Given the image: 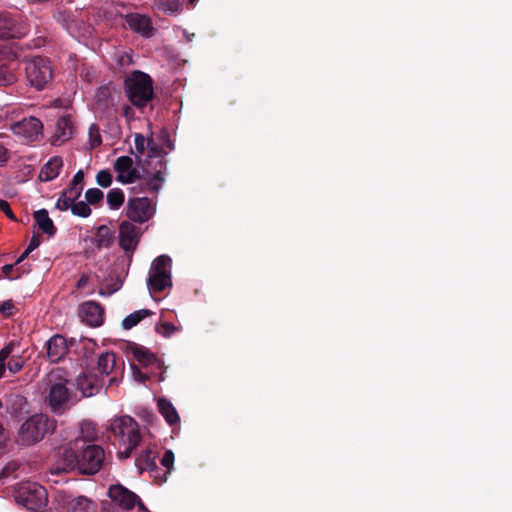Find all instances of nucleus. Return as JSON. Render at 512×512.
I'll return each instance as SVG.
<instances>
[{
  "instance_id": "obj_31",
  "label": "nucleus",
  "mask_w": 512,
  "mask_h": 512,
  "mask_svg": "<svg viewBox=\"0 0 512 512\" xmlns=\"http://www.w3.org/2000/svg\"><path fill=\"white\" fill-rule=\"evenodd\" d=\"M153 7L168 14H178L182 9L181 0H154Z\"/></svg>"
},
{
  "instance_id": "obj_46",
  "label": "nucleus",
  "mask_w": 512,
  "mask_h": 512,
  "mask_svg": "<svg viewBox=\"0 0 512 512\" xmlns=\"http://www.w3.org/2000/svg\"><path fill=\"white\" fill-rule=\"evenodd\" d=\"M24 362L20 357H12L8 361V369L12 373H17L23 368Z\"/></svg>"
},
{
  "instance_id": "obj_48",
  "label": "nucleus",
  "mask_w": 512,
  "mask_h": 512,
  "mask_svg": "<svg viewBox=\"0 0 512 512\" xmlns=\"http://www.w3.org/2000/svg\"><path fill=\"white\" fill-rule=\"evenodd\" d=\"M160 139L162 143L170 150L172 151L174 149V143L170 138V133L167 129L163 128L160 133Z\"/></svg>"
},
{
  "instance_id": "obj_6",
  "label": "nucleus",
  "mask_w": 512,
  "mask_h": 512,
  "mask_svg": "<svg viewBox=\"0 0 512 512\" xmlns=\"http://www.w3.org/2000/svg\"><path fill=\"white\" fill-rule=\"evenodd\" d=\"M51 375L48 383V394L45 397V403L50 410L57 415H62L68 411L76 402L80 400L67 387L68 380L54 379Z\"/></svg>"
},
{
  "instance_id": "obj_19",
  "label": "nucleus",
  "mask_w": 512,
  "mask_h": 512,
  "mask_svg": "<svg viewBox=\"0 0 512 512\" xmlns=\"http://www.w3.org/2000/svg\"><path fill=\"white\" fill-rule=\"evenodd\" d=\"M62 502L67 506L68 512H94L95 507L93 502L85 496L72 497L71 495H64Z\"/></svg>"
},
{
  "instance_id": "obj_38",
  "label": "nucleus",
  "mask_w": 512,
  "mask_h": 512,
  "mask_svg": "<svg viewBox=\"0 0 512 512\" xmlns=\"http://www.w3.org/2000/svg\"><path fill=\"white\" fill-rule=\"evenodd\" d=\"M147 149L149 158H162L164 155L167 154V152L164 151L163 147L160 146L158 143L154 142L152 138L147 139Z\"/></svg>"
},
{
  "instance_id": "obj_16",
  "label": "nucleus",
  "mask_w": 512,
  "mask_h": 512,
  "mask_svg": "<svg viewBox=\"0 0 512 512\" xmlns=\"http://www.w3.org/2000/svg\"><path fill=\"white\" fill-rule=\"evenodd\" d=\"M47 356L51 362L60 361L68 353L67 340L64 336L56 334L46 343Z\"/></svg>"
},
{
  "instance_id": "obj_1",
  "label": "nucleus",
  "mask_w": 512,
  "mask_h": 512,
  "mask_svg": "<svg viewBox=\"0 0 512 512\" xmlns=\"http://www.w3.org/2000/svg\"><path fill=\"white\" fill-rule=\"evenodd\" d=\"M105 452L96 444H87L83 439H76L61 454L62 466L57 471H70L78 469L80 474L93 475L97 473L104 462Z\"/></svg>"
},
{
  "instance_id": "obj_29",
  "label": "nucleus",
  "mask_w": 512,
  "mask_h": 512,
  "mask_svg": "<svg viewBox=\"0 0 512 512\" xmlns=\"http://www.w3.org/2000/svg\"><path fill=\"white\" fill-rule=\"evenodd\" d=\"M116 365V355L113 352H105L98 358L97 369L102 375L112 373Z\"/></svg>"
},
{
  "instance_id": "obj_61",
  "label": "nucleus",
  "mask_w": 512,
  "mask_h": 512,
  "mask_svg": "<svg viewBox=\"0 0 512 512\" xmlns=\"http://www.w3.org/2000/svg\"><path fill=\"white\" fill-rule=\"evenodd\" d=\"M5 372V364L0 363V378L3 376Z\"/></svg>"
},
{
  "instance_id": "obj_62",
  "label": "nucleus",
  "mask_w": 512,
  "mask_h": 512,
  "mask_svg": "<svg viewBox=\"0 0 512 512\" xmlns=\"http://www.w3.org/2000/svg\"><path fill=\"white\" fill-rule=\"evenodd\" d=\"M116 382H117V380L115 377L110 379V385L115 384Z\"/></svg>"
},
{
  "instance_id": "obj_53",
  "label": "nucleus",
  "mask_w": 512,
  "mask_h": 512,
  "mask_svg": "<svg viewBox=\"0 0 512 512\" xmlns=\"http://www.w3.org/2000/svg\"><path fill=\"white\" fill-rule=\"evenodd\" d=\"M84 176L85 175L83 170H78L76 174L73 176V179L70 184L77 187L83 186L82 183L84 181Z\"/></svg>"
},
{
  "instance_id": "obj_50",
  "label": "nucleus",
  "mask_w": 512,
  "mask_h": 512,
  "mask_svg": "<svg viewBox=\"0 0 512 512\" xmlns=\"http://www.w3.org/2000/svg\"><path fill=\"white\" fill-rule=\"evenodd\" d=\"M0 210L5 213V215L13 220L17 221L16 216L14 215L13 211L11 210L10 204L6 200L0 199Z\"/></svg>"
},
{
  "instance_id": "obj_56",
  "label": "nucleus",
  "mask_w": 512,
  "mask_h": 512,
  "mask_svg": "<svg viewBox=\"0 0 512 512\" xmlns=\"http://www.w3.org/2000/svg\"><path fill=\"white\" fill-rule=\"evenodd\" d=\"M8 161V151L0 144V166H3Z\"/></svg>"
},
{
  "instance_id": "obj_44",
  "label": "nucleus",
  "mask_w": 512,
  "mask_h": 512,
  "mask_svg": "<svg viewBox=\"0 0 512 512\" xmlns=\"http://www.w3.org/2000/svg\"><path fill=\"white\" fill-rule=\"evenodd\" d=\"M82 190L83 186L77 187L70 184L68 188L62 191V194H64L69 201L74 202L81 196Z\"/></svg>"
},
{
  "instance_id": "obj_14",
  "label": "nucleus",
  "mask_w": 512,
  "mask_h": 512,
  "mask_svg": "<svg viewBox=\"0 0 512 512\" xmlns=\"http://www.w3.org/2000/svg\"><path fill=\"white\" fill-rule=\"evenodd\" d=\"M139 240L137 227L129 221H123L119 227V245L126 252L136 249Z\"/></svg>"
},
{
  "instance_id": "obj_9",
  "label": "nucleus",
  "mask_w": 512,
  "mask_h": 512,
  "mask_svg": "<svg viewBox=\"0 0 512 512\" xmlns=\"http://www.w3.org/2000/svg\"><path fill=\"white\" fill-rule=\"evenodd\" d=\"M29 28L20 17L9 12H0V38H22L27 35Z\"/></svg>"
},
{
  "instance_id": "obj_27",
  "label": "nucleus",
  "mask_w": 512,
  "mask_h": 512,
  "mask_svg": "<svg viewBox=\"0 0 512 512\" xmlns=\"http://www.w3.org/2000/svg\"><path fill=\"white\" fill-rule=\"evenodd\" d=\"M95 102L98 110L105 111L114 106V98L112 96L111 88L108 86H101L97 89L95 94Z\"/></svg>"
},
{
  "instance_id": "obj_22",
  "label": "nucleus",
  "mask_w": 512,
  "mask_h": 512,
  "mask_svg": "<svg viewBox=\"0 0 512 512\" xmlns=\"http://www.w3.org/2000/svg\"><path fill=\"white\" fill-rule=\"evenodd\" d=\"M63 166L62 158L59 156L52 157L41 169L39 179L44 182L55 179Z\"/></svg>"
},
{
  "instance_id": "obj_11",
  "label": "nucleus",
  "mask_w": 512,
  "mask_h": 512,
  "mask_svg": "<svg viewBox=\"0 0 512 512\" xmlns=\"http://www.w3.org/2000/svg\"><path fill=\"white\" fill-rule=\"evenodd\" d=\"M108 495L113 502L126 510L133 509L136 504L138 505L139 510H147L140 498L134 492L120 484L112 485L108 490Z\"/></svg>"
},
{
  "instance_id": "obj_40",
  "label": "nucleus",
  "mask_w": 512,
  "mask_h": 512,
  "mask_svg": "<svg viewBox=\"0 0 512 512\" xmlns=\"http://www.w3.org/2000/svg\"><path fill=\"white\" fill-rule=\"evenodd\" d=\"M89 140L91 148H96L102 143L99 127L96 124H92L89 127Z\"/></svg>"
},
{
  "instance_id": "obj_7",
  "label": "nucleus",
  "mask_w": 512,
  "mask_h": 512,
  "mask_svg": "<svg viewBox=\"0 0 512 512\" xmlns=\"http://www.w3.org/2000/svg\"><path fill=\"white\" fill-rule=\"evenodd\" d=\"M25 74L29 84L40 91L51 82L54 72L47 57L34 56L25 60Z\"/></svg>"
},
{
  "instance_id": "obj_60",
  "label": "nucleus",
  "mask_w": 512,
  "mask_h": 512,
  "mask_svg": "<svg viewBox=\"0 0 512 512\" xmlns=\"http://www.w3.org/2000/svg\"><path fill=\"white\" fill-rule=\"evenodd\" d=\"M94 346H95V343L92 341H89L87 344L84 345V349L86 351H92Z\"/></svg>"
},
{
  "instance_id": "obj_8",
  "label": "nucleus",
  "mask_w": 512,
  "mask_h": 512,
  "mask_svg": "<svg viewBox=\"0 0 512 512\" xmlns=\"http://www.w3.org/2000/svg\"><path fill=\"white\" fill-rule=\"evenodd\" d=\"M15 498L18 504L36 511L46 502V489L35 483H24L19 487Z\"/></svg>"
},
{
  "instance_id": "obj_49",
  "label": "nucleus",
  "mask_w": 512,
  "mask_h": 512,
  "mask_svg": "<svg viewBox=\"0 0 512 512\" xmlns=\"http://www.w3.org/2000/svg\"><path fill=\"white\" fill-rule=\"evenodd\" d=\"M72 203L73 202L69 201L68 198L61 193L60 197L57 200L56 208L61 211H66L68 209L71 210Z\"/></svg>"
},
{
  "instance_id": "obj_23",
  "label": "nucleus",
  "mask_w": 512,
  "mask_h": 512,
  "mask_svg": "<svg viewBox=\"0 0 512 512\" xmlns=\"http://www.w3.org/2000/svg\"><path fill=\"white\" fill-rule=\"evenodd\" d=\"M34 220L38 226V228L48 236H54L56 234V227L49 217V213L46 209H40L34 212L33 214Z\"/></svg>"
},
{
  "instance_id": "obj_35",
  "label": "nucleus",
  "mask_w": 512,
  "mask_h": 512,
  "mask_svg": "<svg viewBox=\"0 0 512 512\" xmlns=\"http://www.w3.org/2000/svg\"><path fill=\"white\" fill-rule=\"evenodd\" d=\"M71 212L75 216L87 218L91 215V208L87 201H74L71 206Z\"/></svg>"
},
{
  "instance_id": "obj_45",
  "label": "nucleus",
  "mask_w": 512,
  "mask_h": 512,
  "mask_svg": "<svg viewBox=\"0 0 512 512\" xmlns=\"http://www.w3.org/2000/svg\"><path fill=\"white\" fill-rule=\"evenodd\" d=\"M134 143L136 150V158L138 159V155H143L145 150L147 149V139L142 134H136Z\"/></svg>"
},
{
  "instance_id": "obj_55",
  "label": "nucleus",
  "mask_w": 512,
  "mask_h": 512,
  "mask_svg": "<svg viewBox=\"0 0 512 512\" xmlns=\"http://www.w3.org/2000/svg\"><path fill=\"white\" fill-rule=\"evenodd\" d=\"M121 286L122 281L119 278H117L114 283H112L111 285H107L108 294H112L118 291L121 288Z\"/></svg>"
},
{
  "instance_id": "obj_36",
  "label": "nucleus",
  "mask_w": 512,
  "mask_h": 512,
  "mask_svg": "<svg viewBox=\"0 0 512 512\" xmlns=\"http://www.w3.org/2000/svg\"><path fill=\"white\" fill-rule=\"evenodd\" d=\"M21 468L24 469V467H22V464L20 462L15 461V460L10 461L3 467L2 471H1V477L17 478L18 477L17 471Z\"/></svg>"
},
{
  "instance_id": "obj_20",
  "label": "nucleus",
  "mask_w": 512,
  "mask_h": 512,
  "mask_svg": "<svg viewBox=\"0 0 512 512\" xmlns=\"http://www.w3.org/2000/svg\"><path fill=\"white\" fill-rule=\"evenodd\" d=\"M128 349L133 357L143 366H149L158 361L157 356L144 346L130 343Z\"/></svg>"
},
{
  "instance_id": "obj_58",
  "label": "nucleus",
  "mask_w": 512,
  "mask_h": 512,
  "mask_svg": "<svg viewBox=\"0 0 512 512\" xmlns=\"http://www.w3.org/2000/svg\"><path fill=\"white\" fill-rule=\"evenodd\" d=\"M32 251H29L28 248H26L24 250V252L19 256V258L16 260L15 262V265H18L20 264L21 262H23L28 256L29 254L31 253Z\"/></svg>"
},
{
  "instance_id": "obj_25",
  "label": "nucleus",
  "mask_w": 512,
  "mask_h": 512,
  "mask_svg": "<svg viewBox=\"0 0 512 512\" xmlns=\"http://www.w3.org/2000/svg\"><path fill=\"white\" fill-rule=\"evenodd\" d=\"M115 232L107 225H100L97 228L93 243L98 249L108 248L112 245Z\"/></svg>"
},
{
  "instance_id": "obj_18",
  "label": "nucleus",
  "mask_w": 512,
  "mask_h": 512,
  "mask_svg": "<svg viewBox=\"0 0 512 512\" xmlns=\"http://www.w3.org/2000/svg\"><path fill=\"white\" fill-rule=\"evenodd\" d=\"M5 408L12 418H20L28 412V402L24 396L11 393L6 398Z\"/></svg>"
},
{
  "instance_id": "obj_63",
  "label": "nucleus",
  "mask_w": 512,
  "mask_h": 512,
  "mask_svg": "<svg viewBox=\"0 0 512 512\" xmlns=\"http://www.w3.org/2000/svg\"><path fill=\"white\" fill-rule=\"evenodd\" d=\"M198 0H189V3L194 5Z\"/></svg>"
},
{
  "instance_id": "obj_4",
  "label": "nucleus",
  "mask_w": 512,
  "mask_h": 512,
  "mask_svg": "<svg viewBox=\"0 0 512 512\" xmlns=\"http://www.w3.org/2000/svg\"><path fill=\"white\" fill-rule=\"evenodd\" d=\"M109 430L119 440L120 447L117 456L127 459L142 441L138 423L130 416L124 415L111 420Z\"/></svg>"
},
{
  "instance_id": "obj_5",
  "label": "nucleus",
  "mask_w": 512,
  "mask_h": 512,
  "mask_svg": "<svg viewBox=\"0 0 512 512\" xmlns=\"http://www.w3.org/2000/svg\"><path fill=\"white\" fill-rule=\"evenodd\" d=\"M56 420L45 414L30 416L19 428L16 441L19 445L30 446L51 434L56 429Z\"/></svg>"
},
{
  "instance_id": "obj_54",
  "label": "nucleus",
  "mask_w": 512,
  "mask_h": 512,
  "mask_svg": "<svg viewBox=\"0 0 512 512\" xmlns=\"http://www.w3.org/2000/svg\"><path fill=\"white\" fill-rule=\"evenodd\" d=\"M40 244H41L40 236L34 234L32 236V238L30 239V242H29L27 248L29 251H34L36 248L39 247Z\"/></svg>"
},
{
  "instance_id": "obj_47",
  "label": "nucleus",
  "mask_w": 512,
  "mask_h": 512,
  "mask_svg": "<svg viewBox=\"0 0 512 512\" xmlns=\"http://www.w3.org/2000/svg\"><path fill=\"white\" fill-rule=\"evenodd\" d=\"M15 347L14 342L8 343L0 350V363L5 364L6 359L12 354Z\"/></svg>"
},
{
  "instance_id": "obj_51",
  "label": "nucleus",
  "mask_w": 512,
  "mask_h": 512,
  "mask_svg": "<svg viewBox=\"0 0 512 512\" xmlns=\"http://www.w3.org/2000/svg\"><path fill=\"white\" fill-rule=\"evenodd\" d=\"M133 375L136 380H138L140 383H145L148 379V376L143 373L136 365H132Z\"/></svg>"
},
{
  "instance_id": "obj_24",
  "label": "nucleus",
  "mask_w": 512,
  "mask_h": 512,
  "mask_svg": "<svg viewBox=\"0 0 512 512\" xmlns=\"http://www.w3.org/2000/svg\"><path fill=\"white\" fill-rule=\"evenodd\" d=\"M147 284L152 291L162 292L165 288L172 286L171 275L150 271Z\"/></svg>"
},
{
  "instance_id": "obj_43",
  "label": "nucleus",
  "mask_w": 512,
  "mask_h": 512,
  "mask_svg": "<svg viewBox=\"0 0 512 512\" xmlns=\"http://www.w3.org/2000/svg\"><path fill=\"white\" fill-rule=\"evenodd\" d=\"M58 130H61V137L64 139H68L72 134V126L69 120L65 117H62L57 122Z\"/></svg>"
},
{
  "instance_id": "obj_13",
  "label": "nucleus",
  "mask_w": 512,
  "mask_h": 512,
  "mask_svg": "<svg viewBox=\"0 0 512 512\" xmlns=\"http://www.w3.org/2000/svg\"><path fill=\"white\" fill-rule=\"evenodd\" d=\"M81 320L89 326L97 327L104 321V310L101 305L95 301L84 302L79 311Z\"/></svg>"
},
{
  "instance_id": "obj_52",
  "label": "nucleus",
  "mask_w": 512,
  "mask_h": 512,
  "mask_svg": "<svg viewBox=\"0 0 512 512\" xmlns=\"http://www.w3.org/2000/svg\"><path fill=\"white\" fill-rule=\"evenodd\" d=\"M14 266L15 264H6L2 267V272L4 274V277L8 278V279H17L20 277L21 274H18L16 276H11V273L13 272L14 270Z\"/></svg>"
},
{
  "instance_id": "obj_34",
  "label": "nucleus",
  "mask_w": 512,
  "mask_h": 512,
  "mask_svg": "<svg viewBox=\"0 0 512 512\" xmlns=\"http://www.w3.org/2000/svg\"><path fill=\"white\" fill-rule=\"evenodd\" d=\"M171 262V258L167 255L158 256L152 263L151 272L171 275Z\"/></svg>"
},
{
  "instance_id": "obj_42",
  "label": "nucleus",
  "mask_w": 512,
  "mask_h": 512,
  "mask_svg": "<svg viewBox=\"0 0 512 512\" xmlns=\"http://www.w3.org/2000/svg\"><path fill=\"white\" fill-rule=\"evenodd\" d=\"M96 182L99 186L107 188L112 183V175L108 170H100L96 175Z\"/></svg>"
},
{
  "instance_id": "obj_2",
  "label": "nucleus",
  "mask_w": 512,
  "mask_h": 512,
  "mask_svg": "<svg viewBox=\"0 0 512 512\" xmlns=\"http://www.w3.org/2000/svg\"><path fill=\"white\" fill-rule=\"evenodd\" d=\"M114 169L118 173L117 180L125 184L133 183L147 176L142 191L152 194L158 193L161 184L165 181L161 170L150 176L148 169L142 168L143 174H141L137 167H133V160L130 156L118 157L114 163Z\"/></svg>"
},
{
  "instance_id": "obj_32",
  "label": "nucleus",
  "mask_w": 512,
  "mask_h": 512,
  "mask_svg": "<svg viewBox=\"0 0 512 512\" xmlns=\"http://www.w3.org/2000/svg\"><path fill=\"white\" fill-rule=\"evenodd\" d=\"M17 81L15 68L0 61V86H10Z\"/></svg>"
},
{
  "instance_id": "obj_21",
  "label": "nucleus",
  "mask_w": 512,
  "mask_h": 512,
  "mask_svg": "<svg viewBox=\"0 0 512 512\" xmlns=\"http://www.w3.org/2000/svg\"><path fill=\"white\" fill-rule=\"evenodd\" d=\"M156 452L150 448L143 451V453L136 459V466L140 473L143 471H149L154 474L159 472V468L156 463Z\"/></svg>"
},
{
  "instance_id": "obj_26",
  "label": "nucleus",
  "mask_w": 512,
  "mask_h": 512,
  "mask_svg": "<svg viewBox=\"0 0 512 512\" xmlns=\"http://www.w3.org/2000/svg\"><path fill=\"white\" fill-rule=\"evenodd\" d=\"M157 404L159 412L170 426L179 423L180 417L178 412L169 400L166 398H159Z\"/></svg>"
},
{
  "instance_id": "obj_33",
  "label": "nucleus",
  "mask_w": 512,
  "mask_h": 512,
  "mask_svg": "<svg viewBox=\"0 0 512 512\" xmlns=\"http://www.w3.org/2000/svg\"><path fill=\"white\" fill-rule=\"evenodd\" d=\"M124 192L120 188H113L107 194V204L110 209L117 210L124 203Z\"/></svg>"
},
{
  "instance_id": "obj_30",
  "label": "nucleus",
  "mask_w": 512,
  "mask_h": 512,
  "mask_svg": "<svg viewBox=\"0 0 512 512\" xmlns=\"http://www.w3.org/2000/svg\"><path fill=\"white\" fill-rule=\"evenodd\" d=\"M153 312L149 309H140L126 316L122 321V327L125 330H130L146 317H149Z\"/></svg>"
},
{
  "instance_id": "obj_28",
  "label": "nucleus",
  "mask_w": 512,
  "mask_h": 512,
  "mask_svg": "<svg viewBox=\"0 0 512 512\" xmlns=\"http://www.w3.org/2000/svg\"><path fill=\"white\" fill-rule=\"evenodd\" d=\"M175 456L172 450H166L160 460V463L163 467L166 468V472L163 475H160L158 472L157 474H153V477L157 484L161 485L167 480V474H170L173 470Z\"/></svg>"
},
{
  "instance_id": "obj_39",
  "label": "nucleus",
  "mask_w": 512,
  "mask_h": 512,
  "mask_svg": "<svg viewBox=\"0 0 512 512\" xmlns=\"http://www.w3.org/2000/svg\"><path fill=\"white\" fill-rule=\"evenodd\" d=\"M180 330L179 327L175 326L173 323L170 322H163L159 326L156 327L157 333L162 335L163 337H170L176 332Z\"/></svg>"
},
{
  "instance_id": "obj_37",
  "label": "nucleus",
  "mask_w": 512,
  "mask_h": 512,
  "mask_svg": "<svg viewBox=\"0 0 512 512\" xmlns=\"http://www.w3.org/2000/svg\"><path fill=\"white\" fill-rule=\"evenodd\" d=\"M103 198L104 193L99 188H90L85 192V199L89 205H98Z\"/></svg>"
},
{
  "instance_id": "obj_57",
  "label": "nucleus",
  "mask_w": 512,
  "mask_h": 512,
  "mask_svg": "<svg viewBox=\"0 0 512 512\" xmlns=\"http://www.w3.org/2000/svg\"><path fill=\"white\" fill-rule=\"evenodd\" d=\"M89 277L86 274H83L77 281L76 287L82 289L88 283Z\"/></svg>"
},
{
  "instance_id": "obj_10",
  "label": "nucleus",
  "mask_w": 512,
  "mask_h": 512,
  "mask_svg": "<svg viewBox=\"0 0 512 512\" xmlns=\"http://www.w3.org/2000/svg\"><path fill=\"white\" fill-rule=\"evenodd\" d=\"M154 213L151 201L147 197L130 198L127 203V217L134 222L144 223Z\"/></svg>"
},
{
  "instance_id": "obj_15",
  "label": "nucleus",
  "mask_w": 512,
  "mask_h": 512,
  "mask_svg": "<svg viewBox=\"0 0 512 512\" xmlns=\"http://www.w3.org/2000/svg\"><path fill=\"white\" fill-rule=\"evenodd\" d=\"M75 385L81 392V397H91L99 393L103 386V381L95 374H80Z\"/></svg>"
},
{
  "instance_id": "obj_64",
  "label": "nucleus",
  "mask_w": 512,
  "mask_h": 512,
  "mask_svg": "<svg viewBox=\"0 0 512 512\" xmlns=\"http://www.w3.org/2000/svg\"><path fill=\"white\" fill-rule=\"evenodd\" d=\"M84 427H85V425L83 424L82 427H81V431L82 432L84 431Z\"/></svg>"
},
{
  "instance_id": "obj_3",
  "label": "nucleus",
  "mask_w": 512,
  "mask_h": 512,
  "mask_svg": "<svg viewBox=\"0 0 512 512\" xmlns=\"http://www.w3.org/2000/svg\"><path fill=\"white\" fill-rule=\"evenodd\" d=\"M123 89L130 103L139 110L146 108L155 98L153 79L140 70H133L125 78Z\"/></svg>"
},
{
  "instance_id": "obj_17",
  "label": "nucleus",
  "mask_w": 512,
  "mask_h": 512,
  "mask_svg": "<svg viewBox=\"0 0 512 512\" xmlns=\"http://www.w3.org/2000/svg\"><path fill=\"white\" fill-rule=\"evenodd\" d=\"M126 22L131 30L141 34L143 37L152 36L153 26L148 16L139 13H130L126 16Z\"/></svg>"
},
{
  "instance_id": "obj_41",
  "label": "nucleus",
  "mask_w": 512,
  "mask_h": 512,
  "mask_svg": "<svg viewBox=\"0 0 512 512\" xmlns=\"http://www.w3.org/2000/svg\"><path fill=\"white\" fill-rule=\"evenodd\" d=\"M0 313L5 318H10V317H12V316H14L15 314L18 313V309L15 307L13 301L10 299V300L4 301L1 304V306H0Z\"/></svg>"
},
{
  "instance_id": "obj_12",
  "label": "nucleus",
  "mask_w": 512,
  "mask_h": 512,
  "mask_svg": "<svg viewBox=\"0 0 512 512\" xmlns=\"http://www.w3.org/2000/svg\"><path fill=\"white\" fill-rule=\"evenodd\" d=\"M42 122L36 117L23 118L11 125L15 135L21 136L28 141H35L42 133Z\"/></svg>"
},
{
  "instance_id": "obj_59",
  "label": "nucleus",
  "mask_w": 512,
  "mask_h": 512,
  "mask_svg": "<svg viewBox=\"0 0 512 512\" xmlns=\"http://www.w3.org/2000/svg\"><path fill=\"white\" fill-rule=\"evenodd\" d=\"M123 111H124V115H125L126 117H129L130 115H132V114H133V109H132L130 106H128V105H126V106L123 108Z\"/></svg>"
}]
</instances>
